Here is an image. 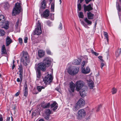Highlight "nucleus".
Here are the masks:
<instances>
[{
    "label": "nucleus",
    "mask_w": 121,
    "mask_h": 121,
    "mask_svg": "<svg viewBox=\"0 0 121 121\" xmlns=\"http://www.w3.org/2000/svg\"><path fill=\"white\" fill-rule=\"evenodd\" d=\"M49 1L50 3L52 2L51 5V12H54V11L55 0H50Z\"/></svg>",
    "instance_id": "obj_19"
},
{
    "label": "nucleus",
    "mask_w": 121,
    "mask_h": 121,
    "mask_svg": "<svg viewBox=\"0 0 121 121\" xmlns=\"http://www.w3.org/2000/svg\"><path fill=\"white\" fill-rule=\"evenodd\" d=\"M85 23L83 21L81 22V24L83 25Z\"/></svg>",
    "instance_id": "obj_60"
},
{
    "label": "nucleus",
    "mask_w": 121,
    "mask_h": 121,
    "mask_svg": "<svg viewBox=\"0 0 121 121\" xmlns=\"http://www.w3.org/2000/svg\"><path fill=\"white\" fill-rule=\"evenodd\" d=\"M87 87H84L83 88L80 89L79 93L80 95L82 97H84L86 96V91Z\"/></svg>",
    "instance_id": "obj_11"
},
{
    "label": "nucleus",
    "mask_w": 121,
    "mask_h": 121,
    "mask_svg": "<svg viewBox=\"0 0 121 121\" xmlns=\"http://www.w3.org/2000/svg\"><path fill=\"white\" fill-rule=\"evenodd\" d=\"M86 62L85 60L83 61L82 64V67H83V68H84V66L85 65V64L86 63Z\"/></svg>",
    "instance_id": "obj_44"
},
{
    "label": "nucleus",
    "mask_w": 121,
    "mask_h": 121,
    "mask_svg": "<svg viewBox=\"0 0 121 121\" xmlns=\"http://www.w3.org/2000/svg\"><path fill=\"white\" fill-rule=\"evenodd\" d=\"M5 32L3 30L0 29V36H3L5 34Z\"/></svg>",
    "instance_id": "obj_32"
},
{
    "label": "nucleus",
    "mask_w": 121,
    "mask_h": 121,
    "mask_svg": "<svg viewBox=\"0 0 121 121\" xmlns=\"http://www.w3.org/2000/svg\"><path fill=\"white\" fill-rule=\"evenodd\" d=\"M39 121H44L43 119H40V120Z\"/></svg>",
    "instance_id": "obj_62"
},
{
    "label": "nucleus",
    "mask_w": 121,
    "mask_h": 121,
    "mask_svg": "<svg viewBox=\"0 0 121 121\" xmlns=\"http://www.w3.org/2000/svg\"><path fill=\"white\" fill-rule=\"evenodd\" d=\"M83 26H84V27H85L86 28L87 27V25L85 23H84Z\"/></svg>",
    "instance_id": "obj_57"
},
{
    "label": "nucleus",
    "mask_w": 121,
    "mask_h": 121,
    "mask_svg": "<svg viewBox=\"0 0 121 121\" xmlns=\"http://www.w3.org/2000/svg\"><path fill=\"white\" fill-rule=\"evenodd\" d=\"M37 77V78L39 79L41 76L40 71V70H36Z\"/></svg>",
    "instance_id": "obj_29"
},
{
    "label": "nucleus",
    "mask_w": 121,
    "mask_h": 121,
    "mask_svg": "<svg viewBox=\"0 0 121 121\" xmlns=\"http://www.w3.org/2000/svg\"><path fill=\"white\" fill-rule=\"evenodd\" d=\"M78 16L79 17L83 18L84 16L83 14V13L82 12H80L78 15Z\"/></svg>",
    "instance_id": "obj_38"
},
{
    "label": "nucleus",
    "mask_w": 121,
    "mask_h": 121,
    "mask_svg": "<svg viewBox=\"0 0 121 121\" xmlns=\"http://www.w3.org/2000/svg\"><path fill=\"white\" fill-rule=\"evenodd\" d=\"M45 113L46 114L49 115L51 113V111L49 109H47L45 111Z\"/></svg>",
    "instance_id": "obj_33"
},
{
    "label": "nucleus",
    "mask_w": 121,
    "mask_h": 121,
    "mask_svg": "<svg viewBox=\"0 0 121 121\" xmlns=\"http://www.w3.org/2000/svg\"><path fill=\"white\" fill-rule=\"evenodd\" d=\"M19 23V21L18 20L17 21V22H16V25H15V26H16V28H17V27L18 26Z\"/></svg>",
    "instance_id": "obj_47"
},
{
    "label": "nucleus",
    "mask_w": 121,
    "mask_h": 121,
    "mask_svg": "<svg viewBox=\"0 0 121 121\" xmlns=\"http://www.w3.org/2000/svg\"><path fill=\"white\" fill-rule=\"evenodd\" d=\"M6 46H9L12 42V40L9 36H7L6 39Z\"/></svg>",
    "instance_id": "obj_20"
},
{
    "label": "nucleus",
    "mask_w": 121,
    "mask_h": 121,
    "mask_svg": "<svg viewBox=\"0 0 121 121\" xmlns=\"http://www.w3.org/2000/svg\"><path fill=\"white\" fill-rule=\"evenodd\" d=\"M94 82L93 81H91L88 83V86L90 89H92L94 87Z\"/></svg>",
    "instance_id": "obj_28"
},
{
    "label": "nucleus",
    "mask_w": 121,
    "mask_h": 121,
    "mask_svg": "<svg viewBox=\"0 0 121 121\" xmlns=\"http://www.w3.org/2000/svg\"><path fill=\"white\" fill-rule=\"evenodd\" d=\"M104 35L106 38L107 41H108L109 39H108V33L106 32H104Z\"/></svg>",
    "instance_id": "obj_36"
},
{
    "label": "nucleus",
    "mask_w": 121,
    "mask_h": 121,
    "mask_svg": "<svg viewBox=\"0 0 121 121\" xmlns=\"http://www.w3.org/2000/svg\"><path fill=\"white\" fill-rule=\"evenodd\" d=\"M21 7L20 3H17L15 4V6L12 13V15H15L18 14L21 12Z\"/></svg>",
    "instance_id": "obj_4"
},
{
    "label": "nucleus",
    "mask_w": 121,
    "mask_h": 121,
    "mask_svg": "<svg viewBox=\"0 0 121 121\" xmlns=\"http://www.w3.org/2000/svg\"><path fill=\"white\" fill-rule=\"evenodd\" d=\"M50 103H48L47 104H46L44 105H42V106L43 108H49L50 106Z\"/></svg>",
    "instance_id": "obj_30"
},
{
    "label": "nucleus",
    "mask_w": 121,
    "mask_h": 121,
    "mask_svg": "<svg viewBox=\"0 0 121 121\" xmlns=\"http://www.w3.org/2000/svg\"><path fill=\"white\" fill-rule=\"evenodd\" d=\"M82 72L83 74H86L89 73L90 72V69L88 66H87L85 68L82 67Z\"/></svg>",
    "instance_id": "obj_13"
},
{
    "label": "nucleus",
    "mask_w": 121,
    "mask_h": 121,
    "mask_svg": "<svg viewBox=\"0 0 121 121\" xmlns=\"http://www.w3.org/2000/svg\"><path fill=\"white\" fill-rule=\"evenodd\" d=\"M101 107V104H100L99 105L98 107L97 108V109L96 110V111L98 112L99 111L100 109V108Z\"/></svg>",
    "instance_id": "obj_41"
},
{
    "label": "nucleus",
    "mask_w": 121,
    "mask_h": 121,
    "mask_svg": "<svg viewBox=\"0 0 121 121\" xmlns=\"http://www.w3.org/2000/svg\"><path fill=\"white\" fill-rule=\"evenodd\" d=\"M62 24L61 23H60L59 24V26L58 27V28L60 30H61L62 29Z\"/></svg>",
    "instance_id": "obj_45"
},
{
    "label": "nucleus",
    "mask_w": 121,
    "mask_h": 121,
    "mask_svg": "<svg viewBox=\"0 0 121 121\" xmlns=\"http://www.w3.org/2000/svg\"><path fill=\"white\" fill-rule=\"evenodd\" d=\"M21 62L23 65L26 66L27 65V63H29L30 60L28 53L27 52H25L23 54V55L21 60Z\"/></svg>",
    "instance_id": "obj_3"
},
{
    "label": "nucleus",
    "mask_w": 121,
    "mask_h": 121,
    "mask_svg": "<svg viewBox=\"0 0 121 121\" xmlns=\"http://www.w3.org/2000/svg\"><path fill=\"white\" fill-rule=\"evenodd\" d=\"M93 4H92V6L91 4H89L88 5L86 6L84 4V9L85 13H86V12L87 11L88 12H90L89 11L92 10L93 9L92 8Z\"/></svg>",
    "instance_id": "obj_12"
},
{
    "label": "nucleus",
    "mask_w": 121,
    "mask_h": 121,
    "mask_svg": "<svg viewBox=\"0 0 121 121\" xmlns=\"http://www.w3.org/2000/svg\"><path fill=\"white\" fill-rule=\"evenodd\" d=\"M17 81L18 82H20L21 81V82L22 81H21L20 79L19 78H17Z\"/></svg>",
    "instance_id": "obj_51"
},
{
    "label": "nucleus",
    "mask_w": 121,
    "mask_h": 121,
    "mask_svg": "<svg viewBox=\"0 0 121 121\" xmlns=\"http://www.w3.org/2000/svg\"><path fill=\"white\" fill-rule=\"evenodd\" d=\"M84 0H78V2H79L80 3H81Z\"/></svg>",
    "instance_id": "obj_55"
},
{
    "label": "nucleus",
    "mask_w": 121,
    "mask_h": 121,
    "mask_svg": "<svg viewBox=\"0 0 121 121\" xmlns=\"http://www.w3.org/2000/svg\"><path fill=\"white\" fill-rule=\"evenodd\" d=\"M91 52L93 54V53H94L95 52H94V51L93 50L91 49Z\"/></svg>",
    "instance_id": "obj_58"
},
{
    "label": "nucleus",
    "mask_w": 121,
    "mask_h": 121,
    "mask_svg": "<svg viewBox=\"0 0 121 121\" xmlns=\"http://www.w3.org/2000/svg\"><path fill=\"white\" fill-rule=\"evenodd\" d=\"M44 55V52L42 50H39L38 51V55L39 57H43Z\"/></svg>",
    "instance_id": "obj_22"
},
{
    "label": "nucleus",
    "mask_w": 121,
    "mask_h": 121,
    "mask_svg": "<svg viewBox=\"0 0 121 121\" xmlns=\"http://www.w3.org/2000/svg\"><path fill=\"white\" fill-rule=\"evenodd\" d=\"M50 14V12L48 9L45 10L43 13L42 15L43 17L47 18L49 16Z\"/></svg>",
    "instance_id": "obj_15"
},
{
    "label": "nucleus",
    "mask_w": 121,
    "mask_h": 121,
    "mask_svg": "<svg viewBox=\"0 0 121 121\" xmlns=\"http://www.w3.org/2000/svg\"><path fill=\"white\" fill-rule=\"evenodd\" d=\"M45 87V86H37L36 89L39 92H40L41 91L42 89H44Z\"/></svg>",
    "instance_id": "obj_25"
},
{
    "label": "nucleus",
    "mask_w": 121,
    "mask_h": 121,
    "mask_svg": "<svg viewBox=\"0 0 121 121\" xmlns=\"http://www.w3.org/2000/svg\"><path fill=\"white\" fill-rule=\"evenodd\" d=\"M53 79L52 75L48 74V75L43 78V81L46 84H49L52 82Z\"/></svg>",
    "instance_id": "obj_9"
},
{
    "label": "nucleus",
    "mask_w": 121,
    "mask_h": 121,
    "mask_svg": "<svg viewBox=\"0 0 121 121\" xmlns=\"http://www.w3.org/2000/svg\"><path fill=\"white\" fill-rule=\"evenodd\" d=\"M9 22L8 21H5V18L3 15H0V26H2V28L7 29L9 28Z\"/></svg>",
    "instance_id": "obj_2"
},
{
    "label": "nucleus",
    "mask_w": 121,
    "mask_h": 121,
    "mask_svg": "<svg viewBox=\"0 0 121 121\" xmlns=\"http://www.w3.org/2000/svg\"><path fill=\"white\" fill-rule=\"evenodd\" d=\"M80 3H78L77 5L79 11L81 10V7Z\"/></svg>",
    "instance_id": "obj_39"
},
{
    "label": "nucleus",
    "mask_w": 121,
    "mask_h": 121,
    "mask_svg": "<svg viewBox=\"0 0 121 121\" xmlns=\"http://www.w3.org/2000/svg\"><path fill=\"white\" fill-rule=\"evenodd\" d=\"M4 8L5 10H7L10 7V5L8 2H5L4 5Z\"/></svg>",
    "instance_id": "obj_27"
},
{
    "label": "nucleus",
    "mask_w": 121,
    "mask_h": 121,
    "mask_svg": "<svg viewBox=\"0 0 121 121\" xmlns=\"http://www.w3.org/2000/svg\"><path fill=\"white\" fill-rule=\"evenodd\" d=\"M10 119V117H8L7 118L6 121H9Z\"/></svg>",
    "instance_id": "obj_53"
},
{
    "label": "nucleus",
    "mask_w": 121,
    "mask_h": 121,
    "mask_svg": "<svg viewBox=\"0 0 121 121\" xmlns=\"http://www.w3.org/2000/svg\"><path fill=\"white\" fill-rule=\"evenodd\" d=\"M50 106L51 108L54 107V108L52 109V110L53 111H55L57 108L58 104L56 101H54L52 104H51L50 105Z\"/></svg>",
    "instance_id": "obj_17"
},
{
    "label": "nucleus",
    "mask_w": 121,
    "mask_h": 121,
    "mask_svg": "<svg viewBox=\"0 0 121 121\" xmlns=\"http://www.w3.org/2000/svg\"><path fill=\"white\" fill-rule=\"evenodd\" d=\"M81 61V60H78L77 59H75L74 60V63L75 65H79L80 64Z\"/></svg>",
    "instance_id": "obj_31"
},
{
    "label": "nucleus",
    "mask_w": 121,
    "mask_h": 121,
    "mask_svg": "<svg viewBox=\"0 0 121 121\" xmlns=\"http://www.w3.org/2000/svg\"><path fill=\"white\" fill-rule=\"evenodd\" d=\"M19 66V68H18V69L19 70V72L20 73L19 74V76L21 81H22L23 78V69L21 65Z\"/></svg>",
    "instance_id": "obj_14"
},
{
    "label": "nucleus",
    "mask_w": 121,
    "mask_h": 121,
    "mask_svg": "<svg viewBox=\"0 0 121 121\" xmlns=\"http://www.w3.org/2000/svg\"><path fill=\"white\" fill-rule=\"evenodd\" d=\"M46 23L49 26H51L52 25V23L51 22L49 21H47Z\"/></svg>",
    "instance_id": "obj_40"
},
{
    "label": "nucleus",
    "mask_w": 121,
    "mask_h": 121,
    "mask_svg": "<svg viewBox=\"0 0 121 121\" xmlns=\"http://www.w3.org/2000/svg\"><path fill=\"white\" fill-rule=\"evenodd\" d=\"M46 52L49 55H51V53L50 51L48 49L46 50Z\"/></svg>",
    "instance_id": "obj_42"
},
{
    "label": "nucleus",
    "mask_w": 121,
    "mask_h": 121,
    "mask_svg": "<svg viewBox=\"0 0 121 121\" xmlns=\"http://www.w3.org/2000/svg\"><path fill=\"white\" fill-rule=\"evenodd\" d=\"M1 52L2 54H6L7 53L5 47L4 45H3L2 46L1 49Z\"/></svg>",
    "instance_id": "obj_26"
},
{
    "label": "nucleus",
    "mask_w": 121,
    "mask_h": 121,
    "mask_svg": "<svg viewBox=\"0 0 121 121\" xmlns=\"http://www.w3.org/2000/svg\"><path fill=\"white\" fill-rule=\"evenodd\" d=\"M19 92H17L15 94V95L16 96H17L19 94Z\"/></svg>",
    "instance_id": "obj_54"
},
{
    "label": "nucleus",
    "mask_w": 121,
    "mask_h": 121,
    "mask_svg": "<svg viewBox=\"0 0 121 121\" xmlns=\"http://www.w3.org/2000/svg\"><path fill=\"white\" fill-rule=\"evenodd\" d=\"M86 115V112L83 109H80L78 110V112L77 118L81 120L85 117Z\"/></svg>",
    "instance_id": "obj_7"
},
{
    "label": "nucleus",
    "mask_w": 121,
    "mask_h": 121,
    "mask_svg": "<svg viewBox=\"0 0 121 121\" xmlns=\"http://www.w3.org/2000/svg\"><path fill=\"white\" fill-rule=\"evenodd\" d=\"M46 6V1L43 0L41 3V8L43 9H44Z\"/></svg>",
    "instance_id": "obj_23"
},
{
    "label": "nucleus",
    "mask_w": 121,
    "mask_h": 121,
    "mask_svg": "<svg viewBox=\"0 0 121 121\" xmlns=\"http://www.w3.org/2000/svg\"><path fill=\"white\" fill-rule=\"evenodd\" d=\"M76 90L77 91H79L80 89L84 87H87L85 85L84 82L81 80L77 81L76 83Z\"/></svg>",
    "instance_id": "obj_6"
},
{
    "label": "nucleus",
    "mask_w": 121,
    "mask_h": 121,
    "mask_svg": "<svg viewBox=\"0 0 121 121\" xmlns=\"http://www.w3.org/2000/svg\"><path fill=\"white\" fill-rule=\"evenodd\" d=\"M94 16V15L91 12H88L87 13V16L89 19H93Z\"/></svg>",
    "instance_id": "obj_21"
},
{
    "label": "nucleus",
    "mask_w": 121,
    "mask_h": 121,
    "mask_svg": "<svg viewBox=\"0 0 121 121\" xmlns=\"http://www.w3.org/2000/svg\"><path fill=\"white\" fill-rule=\"evenodd\" d=\"M69 85L70 90L73 92L74 91V88L75 87V85L71 81L69 82Z\"/></svg>",
    "instance_id": "obj_18"
},
{
    "label": "nucleus",
    "mask_w": 121,
    "mask_h": 121,
    "mask_svg": "<svg viewBox=\"0 0 121 121\" xmlns=\"http://www.w3.org/2000/svg\"><path fill=\"white\" fill-rule=\"evenodd\" d=\"M55 90H57V91H59V89L58 88H55Z\"/></svg>",
    "instance_id": "obj_61"
},
{
    "label": "nucleus",
    "mask_w": 121,
    "mask_h": 121,
    "mask_svg": "<svg viewBox=\"0 0 121 121\" xmlns=\"http://www.w3.org/2000/svg\"><path fill=\"white\" fill-rule=\"evenodd\" d=\"M100 60H101V61H102L103 62H104V60L103 59H101Z\"/></svg>",
    "instance_id": "obj_63"
},
{
    "label": "nucleus",
    "mask_w": 121,
    "mask_h": 121,
    "mask_svg": "<svg viewBox=\"0 0 121 121\" xmlns=\"http://www.w3.org/2000/svg\"><path fill=\"white\" fill-rule=\"evenodd\" d=\"M3 121V118L0 119V121Z\"/></svg>",
    "instance_id": "obj_64"
},
{
    "label": "nucleus",
    "mask_w": 121,
    "mask_h": 121,
    "mask_svg": "<svg viewBox=\"0 0 121 121\" xmlns=\"http://www.w3.org/2000/svg\"><path fill=\"white\" fill-rule=\"evenodd\" d=\"M68 72L72 75H74L77 73L79 70V68H71L70 67L68 68Z\"/></svg>",
    "instance_id": "obj_10"
},
{
    "label": "nucleus",
    "mask_w": 121,
    "mask_h": 121,
    "mask_svg": "<svg viewBox=\"0 0 121 121\" xmlns=\"http://www.w3.org/2000/svg\"><path fill=\"white\" fill-rule=\"evenodd\" d=\"M51 61L49 58L45 57L44 59L43 62H41L38 64L36 70H41L43 71L46 70V68L49 66L51 64Z\"/></svg>",
    "instance_id": "obj_1"
},
{
    "label": "nucleus",
    "mask_w": 121,
    "mask_h": 121,
    "mask_svg": "<svg viewBox=\"0 0 121 121\" xmlns=\"http://www.w3.org/2000/svg\"><path fill=\"white\" fill-rule=\"evenodd\" d=\"M28 40V38L27 37H26L24 39V42L25 43H26L27 42Z\"/></svg>",
    "instance_id": "obj_46"
},
{
    "label": "nucleus",
    "mask_w": 121,
    "mask_h": 121,
    "mask_svg": "<svg viewBox=\"0 0 121 121\" xmlns=\"http://www.w3.org/2000/svg\"><path fill=\"white\" fill-rule=\"evenodd\" d=\"M98 58L100 59V60L102 59V57L101 56H99L98 57Z\"/></svg>",
    "instance_id": "obj_56"
},
{
    "label": "nucleus",
    "mask_w": 121,
    "mask_h": 121,
    "mask_svg": "<svg viewBox=\"0 0 121 121\" xmlns=\"http://www.w3.org/2000/svg\"><path fill=\"white\" fill-rule=\"evenodd\" d=\"M84 100L82 98L80 99L73 108V110L74 111H77L80 108L82 107L84 105Z\"/></svg>",
    "instance_id": "obj_5"
},
{
    "label": "nucleus",
    "mask_w": 121,
    "mask_h": 121,
    "mask_svg": "<svg viewBox=\"0 0 121 121\" xmlns=\"http://www.w3.org/2000/svg\"><path fill=\"white\" fill-rule=\"evenodd\" d=\"M84 19L85 21L88 24L91 25L92 24V22L91 21L88 20L86 17Z\"/></svg>",
    "instance_id": "obj_34"
},
{
    "label": "nucleus",
    "mask_w": 121,
    "mask_h": 121,
    "mask_svg": "<svg viewBox=\"0 0 121 121\" xmlns=\"http://www.w3.org/2000/svg\"><path fill=\"white\" fill-rule=\"evenodd\" d=\"M104 65V64L103 63H102L101 64L100 67L102 69Z\"/></svg>",
    "instance_id": "obj_49"
},
{
    "label": "nucleus",
    "mask_w": 121,
    "mask_h": 121,
    "mask_svg": "<svg viewBox=\"0 0 121 121\" xmlns=\"http://www.w3.org/2000/svg\"><path fill=\"white\" fill-rule=\"evenodd\" d=\"M117 92V89L114 88H113L112 91V94H115Z\"/></svg>",
    "instance_id": "obj_37"
},
{
    "label": "nucleus",
    "mask_w": 121,
    "mask_h": 121,
    "mask_svg": "<svg viewBox=\"0 0 121 121\" xmlns=\"http://www.w3.org/2000/svg\"><path fill=\"white\" fill-rule=\"evenodd\" d=\"M92 0H85L86 3L87 4H88Z\"/></svg>",
    "instance_id": "obj_50"
},
{
    "label": "nucleus",
    "mask_w": 121,
    "mask_h": 121,
    "mask_svg": "<svg viewBox=\"0 0 121 121\" xmlns=\"http://www.w3.org/2000/svg\"><path fill=\"white\" fill-rule=\"evenodd\" d=\"M15 67V65L14 64H13L12 66V69H14V68Z\"/></svg>",
    "instance_id": "obj_59"
},
{
    "label": "nucleus",
    "mask_w": 121,
    "mask_h": 121,
    "mask_svg": "<svg viewBox=\"0 0 121 121\" xmlns=\"http://www.w3.org/2000/svg\"><path fill=\"white\" fill-rule=\"evenodd\" d=\"M116 7L117 9L118 10L119 12H120L121 11V9L119 3H117Z\"/></svg>",
    "instance_id": "obj_35"
},
{
    "label": "nucleus",
    "mask_w": 121,
    "mask_h": 121,
    "mask_svg": "<svg viewBox=\"0 0 121 121\" xmlns=\"http://www.w3.org/2000/svg\"><path fill=\"white\" fill-rule=\"evenodd\" d=\"M42 32L41 24L39 21L38 22L35 29L34 32V35H40Z\"/></svg>",
    "instance_id": "obj_8"
},
{
    "label": "nucleus",
    "mask_w": 121,
    "mask_h": 121,
    "mask_svg": "<svg viewBox=\"0 0 121 121\" xmlns=\"http://www.w3.org/2000/svg\"><path fill=\"white\" fill-rule=\"evenodd\" d=\"M121 53V48L118 49L115 52V55L116 57H118Z\"/></svg>",
    "instance_id": "obj_24"
},
{
    "label": "nucleus",
    "mask_w": 121,
    "mask_h": 121,
    "mask_svg": "<svg viewBox=\"0 0 121 121\" xmlns=\"http://www.w3.org/2000/svg\"><path fill=\"white\" fill-rule=\"evenodd\" d=\"M49 115H47V116L45 117V118L47 120H48L49 119Z\"/></svg>",
    "instance_id": "obj_48"
},
{
    "label": "nucleus",
    "mask_w": 121,
    "mask_h": 121,
    "mask_svg": "<svg viewBox=\"0 0 121 121\" xmlns=\"http://www.w3.org/2000/svg\"><path fill=\"white\" fill-rule=\"evenodd\" d=\"M24 96L26 97L28 95V89L27 82H25V84L24 85Z\"/></svg>",
    "instance_id": "obj_16"
},
{
    "label": "nucleus",
    "mask_w": 121,
    "mask_h": 121,
    "mask_svg": "<svg viewBox=\"0 0 121 121\" xmlns=\"http://www.w3.org/2000/svg\"><path fill=\"white\" fill-rule=\"evenodd\" d=\"M93 54H94L96 56H98L99 55V53H98L95 52Z\"/></svg>",
    "instance_id": "obj_52"
},
{
    "label": "nucleus",
    "mask_w": 121,
    "mask_h": 121,
    "mask_svg": "<svg viewBox=\"0 0 121 121\" xmlns=\"http://www.w3.org/2000/svg\"><path fill=\"white\" fill-rule=\"evenodd\" d=\"M18 40L19 43L21 44H22V39L21 38H19Z\"/></svg>",
    "instance_id": "obj_43"
}]
</instances>
